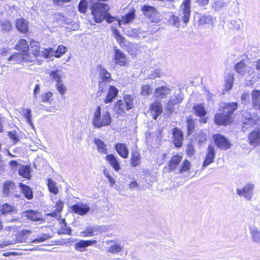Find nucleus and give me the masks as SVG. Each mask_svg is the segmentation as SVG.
I'll list each match as a JSON object with an SVG mask.
<instances>
[{
	"instance_id": "nucleus-1",
	"label": "nucleus",
	"mask_w": 260,
	"mask_h": 260,
	"mask_svg": "<svg viewBox=\"0 0 260 260\" xmlns=\"http://www.w3.org/2000/svg\"><path fill=\"white\" fill-rule=\"evenodd\" d=\"M109 9L107 4L100 3L94 4L91 8V12L95 22L101 23L105 19L108 23L112 22L115 18L107 13Z\"/></svg>"
},
{
	"instance_id": "nucleus-2",
	"label": "nucleus",
	"mask_w": 260,
	"mask_h": 260,
	"mask_svg": "<svg viewBox=\"0 0 260 260\" xmlns=\"http://www.w3.org/2000/svg\"><path fill=\"white\" fill-rule=\"evenodd\" d=\"M112 122L110 112L107 111H102L100 106H98L93 112L92 123L93 126L97 128L109 126Z\"/></svg>"
},
{
	"instance_id": "nucleus-3",
	"label": "nucleus",
	"mask_w": 260,
	"mask_h": 260,
	"mask_svg": "<svg viewBox=\"0 0 260 260\" xmlns=\"http://www.w3.org/2000/svg\"><path fill=\"white\" fill-rule=\"evenodd\" d=\"M111 82H99V91L101 93L105 92L108 91L106 97L104 100L106 104L110 103L114 100L118 94V90L114 86L110 85Z\"/></svg>"
},
{
	"instance_id": "nucleus-4",
	"label": "nucleus",
	"mask_w": 260,
	"mask_h": 260,
	"mask_svg": "<svg viewBox=\"0 0 260 260\" xmlns=\"http://www.w3.org/2000/svg\"><path fill=\"white\" fill-rule=\"evenodd\" d=\"M30 49L35 57L43 56L45 58H48L50 56V54L52 51V49L50 48L45 49L44 51H41L39 43L34 40L30 42Z\"/></svg>"
},
{
	"instance_id": "nucleus-5",
	"label": "nucleus",
	"mask_w": 260,
	"mask_h": 260,
	"mask_svg": "<svg viewBox=\"0 0 260 260\" xmlns=\"http://www.w3.org/2000/svg\"><path fill=\"white\" fill-rule=\"evenodd\" d=\"M183 99L182 95L178 91V93L175 92L174 94L170 96L166 104V109L170 113H172L175 110L174 106L180 104Z\"/></svg>"
},
{
	"instance_id": "nucleus-6",
	"label": "nucleus",
	"mask_w": 260,
	"mask_h": 260,
	"mask_svg": "<svg viewBox=\"0 0 260 260\" xmlns=\"http://www.w3.org/2000/svg\"><path fill=\"white\" fill-rule=\"evenodd\" d=\"M142 10L144 14L149 18L151 22L157 23L160 21L159 13L154 7L144 5L142 7Z\"/></svg>"
},
{
	"instance_id": "nucleus-7",
	"label": "nucleus",
	"mask_w": 260,
	"mask_h": 260,
	"mask_svg": "<svg viewBox=\"0 0 260 260\" xmlns=\"http://www.w3.org/2000/svg\"><path fill=\"white\" fill-rule=\"evenodd\" d=\"M190 1L183 0L179 10V15L183 22L185 24L189 22L190 16Z\"/></svg>"
},
{
	"instance_id": "nucleus-8",
	"label": "nucleus",
	"mask_w": 260,
	"mask_h": 260,
	"mask_svg": "<svg viewBox=\"0 0 260 260\" xmlns=\"http://www.w3.org/2000/svg\"><path fill=\"white\" fill-rule=\"evenodd\" d=\"M248 142L254 147L260 146V128H256L251 131L248 135Z\"/></svg>"
},
{
	"instance_id": "nucleus-9",
	"label": "nucleus",
	"mask_w": 260,
	"mask_h": 260,
	"mask_svg": "<svg viewBox=\"0 0 260 260\" xmlns=\"http://www.w3.org/2000/svg\"><path fill=\"white\" fill-rule=\"evenodd\" d=\"M8 61H12L14 63H20L22 61L32 62L33 60L29 54L16 53L10 56L8 58Z\"/></svg>"
},
{
	"instance_id": "nucleus-10",
	"label": "nucleus",
	"mask_w": 260,
	"mask_h": 260,
	"mask_svg": "<svg viewBox=\"0 0 260 260\" xmlns=\"http://www.w3.org/2000/svg\"><path fill=\"white\" fill-rule=\"evenodd\" d=\"M254 184L249 183L245 185L243 188L238 189L237 193L240 196H243L247 200H250L252 198Z\"/></svg>"
},
{
	"instance_id": "nucleus-11",
	"label": "nucleus",
	"mask_w": 260,
	"mask_h": 260,
	"mask_svg": "<svg viewBox=\"0 0 260 260\" xmlns=\"http://www.w3.org/2000/svg\"><path fill=\"white\" fill-rule=\"evenodd\" d=\"M71 209L74 213L82 216L86 215L90 208L86 204L81 203L73 205L71 207Z\"/></svg>"
},
{
	"instance_id": "nucleus-12",
	"label": "nucleus",
	"mask_w": 260,
	"mask_h": 260,
	"mask_svg": "<svg viewBox=\"0 0 260 260\" xmlns=\"http://www.w3.org/2000/svg\"><path fill=\"white\" fill-rule=\"evenodd\" d=\"M215 157V151L214 147L212 145H209L207 148V153L206 158L203 162L202 169H204L207 166L212 164Z\"/></svg>"
},
{
	"instance_id": "nucleus-13",
	"label": "nucleus",
	"mask_w": 260,
	"mask_h": 260,
	"mask_svg": "<svg viewBox=\"0 0 260 260\" xmlns=\"http://www.w3.org/2000/svg\"><path fill=\"white\" fill-rule=\"evenodd\" d=\"M171 89L167 86H161L156 88L154 91V96L158 100L165 99L171 93Z\"/></svg>"
},
{
	"instance_id": "nucleus-14",
	"label": "nucleus",
	"mask_w": 260,
	"mask_h": 260,
	"mask_svg": "<svg viewBox=\"0 0 260 260\" xmlns=\"http://www.w3.org/2000/svg\"><path fill=\"white\" fill-rule=\"evenodd\" d=\"M101 232V228L98 225H89L86 227L85 230L80 233L82 237H92L98 235Z\"/></svg>"
},
{
	"instance_id": "nucleus-15",
	"label": "nucleus",
	"mask_w": 260,
	"mask_h": 260,
	"mask_svg": "<svg viewBox=\"0 0 260 260\" xmlns=\"http://www.w3.org/2000/svg\"><path fill=\"white\" fill-rule=\"evenodd\" d=\"M97 243L95 240H81L75 245V249L80 252L85 251V248Z\"/></svg>"
},
{
	"instance_id": "nucleus-16",
	"label": "nucleus",
	"mask_w": 260,
	"mask_h": 260,
	"mask_svg": "<svg viewBox=\"0 0 260 260\" xmlns=\"http://www.w3.org/2000/svg\"><path fill=\"white\" fill-rule=\"evenodd\" d=\"M114 59L116 64L124 66L126 64L127 58L122 51L118 49H114Z\"/></svg>"
},
{
	"instance_id": "nucleus-17",
	"label": "nucleus",
	"mask_w": 260,
	"mask_h": 260,
	"mask_svg": "<svg viewBox=\"0 0 260 260\" xmlns=\"http://www.w3.org/2000/svg\"><path fill=\"white\" fill-rule=\"evenodd\" d=\"M213 138L218 147L224 150L228 149V140L224 136L217 134L214 135Z\"/></svg>"
},
{
	"instance_id": "nucleus-18",
	"label": "nucleus",
	"mask_w": 260,
	"mask_h": 260,
	"mask_svg": "<svg viewBox=\"0 0 260 260\" xmlns=\"http://www.w3.org/2000/svg\"><path fill=\"white\" fill-rule=\"evenodd\" d=\"M150 111L154 119H156L162 112L161 103L158 100L154 101L150 106Z\"/></svg>"
},
{
	"instance_id": "nucleus-19",
	"label": "nucleus",
	"mask_w": 260,
	"mask_h": 260,
	"mask_svg": "<svg viewBox=\"0 0 260 260\" xmlns=\"http://www.w3.org/2000/svg\"><path fill=\"white\" fill-rule=\"evenodd\" d=\"M114 148L121 157L123 158L128 157L129 151L125 144L117 143L115 145Z\"/></svg>"
},
{
	"instance_id": "nucleus-20",
	"label": "nucleus",
	"mask_w": 260,
	"mask_h": 260,
	"mask_svg": "<svg viewBox=\"0 0 260 260\" xmlns=\"http://www.w3.org/2000/svg\"><path fill=\"white\" fill-rule=\"evenodd\" d=\"M215 122L219 125H226L228 122V112L223 111L215 116Z\"/></svg>"
},
{
	"instance_id": "nucleus-21",
	"label": "nucleus",
	"mask_w": 260,
	"mask_h": 260,
	"mask_svg": "<svg viewBox=\"0 0 260 260\" xmlns=\"http://www.w3.org/2000/svg\"><path fill=\"white\" fill-rule=\"evenodd\" d=\"M173 142L177 147H180L182 144L183 134L181 131L177 128H175L173 132Z\"/></svg>"
},
{
	"instance_id": "nucleus-22",
	"label": "nucleus",
	"mask_w": 260,
	"mask_h": 260,
	"mask_svg": "<svg viewBox=\"0 0 260 260\" xmlns=\"http://www.w3.org/2000/svg\"><path fill=\"white\" fill-rule=\"evenodd\" d=\"M106 243L109 245L106 248V251L111 253H117L121 251L122 246L118 243H115L113 241H106Z\"/></svg>"
},
{
	"instance_id": "nucleus-23",
	"label": "nucleus",
	"mask_w": 260,
	"mask_h": 260,
	"mask_svg": "<svg viewBox=\"0 0 260 260\" xmlns=\"http://www.w3.org/2000/svg\"><path fill=\"white\" fill-rule=\"evenodd\" d=\"M15 49L21 52L23 54H29V47L26 41L21 39L18 41L15 46Z\"/></svg>"
},
{
	"instance_id": "nucleus-24",
	"label": "nucleus",
	"mask_w": 260,
	"mask_h": 260,
	"mask_svg": "<svg viewBox=\"0 0 260 260\" xmlns=\"http://www.w3.org/2000/svg\"><path fill=\"white\" fill-rule=\"evenodd\" d=\"M113 80L111 74L105 68L101 67L99 70V82H111Z\"/></svg>"
},
{
	"instance_id": "nucleus-25",
	"label": "nucleus",
	"mask_w": 260,
	"mask_h": 260,
	"mask_svg": "<svg viewBox=\"0 0 260 260\" xmlns=\"http://www.w3.org/2000/svg\"><path fill=\"white\" fill-rule=\"evenodd\" d=\"M16 26L17 30L22 33L28 30V22L23 18H19L16 20Z\"/></svg>"
},
{
	"instance_id": "nucleus-26",
	"label": "nucleus",
	"mask_w": 260,
	"mask_h": 260,
	"mask_svg": "<svg viewBox=\"0 0 260 260\" xmlns=\"http://www.w3.org/2000/svg\"><path fill=\"white\" fill-rule=\"evenodd\" d=\"M106 159L115 171H118L120 169L117 158L113 154L107 155Z\"/></svg>"
},
{
	"instance_id": "nucleus-27",
	"label": "nucleus",
	"mask_w": 260,
	"mask_h": 260,
	"mask_svg": "<svg viewBox=\"0 0 260 260\" xmlns=\"http://www.w3.org/2000/svg\"><path fill=\"white\" fill-rule=\"evenodd\" d=\"M19 186L22 193L27 199L30 200L33 198L32 191L28 186L20 183H19Z\"/></svg>"
},
{
	"instance_id": "nucleus-28",
	"label": "nucleus",
	"mask_w": 260,
	"mask_h": 260,
	"mask_svg": "<svg viewBox=\"0 0 260 260\" xmlns=\"http://www.w3.org/2000/svg\"><path fill=\"white\" fill-rule=\"evenodd\" d=\"M16 212V208L8 204H5L0 207V213L2 214H14Z\"/></svg>"
},
{
	"instance_id": "nucleus-29",
	"label": "nucleus",
	"mask_w": 260,
	"mask_h": 260,
	"mask_svg": "<svg viewBox=\"0 0 260 260\" xmlns=\"http://www.w3.org/2000/svg\"><path fill=\"white\" fill-rule=\"evenodd\" d=\"M16 188L15 185L12 182H7L4 184L3 187V193L4 194L9 196L13 193V191Z\"/></svg>"
},
{
	"instance_id": "nucleus-30",
	"label": "nucleus",
	"mask_w": 260,
	"mask_h": 260,
	"mask_svg": "<svg viewBox=\"0 0 260 260\" xmlns=\"http://www.w3.org/2000/svg\"><path fill=\"white\" fill-rule=\"evenodd\" d=\"M25 216L30 220L40 221L41 220L40 213L36 211L29 210L25 212Z\"/></svg>"
},
{
	"instance_id": "nucleus-31",
	"label": "nucleus",
	"mask_w": 260,
	"mask_h": 260,
	"mask_svg": "<svg viewBox=\"0 0 260 260\" xmlns=\"http://www.w3.org/2000/svg\"><path fill=\"white\" fill-rule=\"evenodd\" d=\"M30 167L29 166H20L18 170V174L26 179L30 178Z\"/></svg>"
},
{
	"instance_id": "nucleus-32",
	"label": "nucleus",
	"mask_w": 260,
	"mask_h": 260,
	"mask_svg": "<svg viewBox=\"0 0 260 260\" xmlns=\"http://www.w3.org/2000/svg\"><path fill=\"white\" fill-rule=\"evenodd\" d=\"M141 162V156L139 152L134 151L132 152L131 158V165L133 167L138 166Z\"/></svg>"
},
{
	"instance_id": "nucleus-33",
	"label": "nucleus",
	"mask_w": 260,
	"mask_h": 260,
	"mask_svg": "<svg viewBox=\"0 0 260 260\" xmlns=\"http://www.w3.org/2000/svg\"><path fill=\"white\" fill-rule=\"evenodd\" d=\"M182 160V156L180 155H174L172 157L171 160L170 161L169 168L171 171H173L176 169V167L180 164Z\"/></svg>"
},
{
	"instance_id": "nucleus-34",
	"label": "nucleus",
	"mask_w": 260,
	"mask_h": 260,
	"mask_svg": "<svg viewBox=\"0 0 260 260\" xmlns=\"http://www.w3.org/2000/svg\"><path fill=\"white\" fill-rule=\"evenodd\" d=\"M247 69V66L244 60H242L235 66V70L239 74L244 75Z\"/></svg>"
},
{
	"instance_id": "nucleus-35",
	"label": "nucleus",
	"mask_w": 260,
	"mask_h": 260,
	"mask_svg": "<svg viewBox=\"0 0 260 260\" xmlns=\"http://www.w3.org/2000/svg\"><path fill=\"white\" fill-rule=\"evenodd\" d=\"M94 142L96 145L97 149L100 153H107L106 145L103 141L98 138H95L94 140Z\"/></svg>"
},
{
	"instance_id": "nucleus-36",
	"label": "nucleus",
	"mask_w": 260,
	"mask_h": 260,
	"mask_svg": "<svg viewBox=\"0 0 260 260\" xmlns=\"http://www.w3.org/2000/svg\"><path fill=\"white\" fill-rule=\"evenodd\" d=\"M152 92V87L151 85L144 84L141 86L140 94L144 96L150 95Z\"/></svg>"
},
{
	"instance_id": "nucleus-37",
	"label": "nucleus",
	"mask_w": 260,
	"mask_h": 260,
	"mask_svg": "<svg viewBox=\"0 0 260 260\" xmlns=\"http://www.w3.org/2000/svg\"><path fill=\"white\" fill-rule=\"evenodd\" d=\"M52 53L50 55H53L54 54L56 57H60L63 54L66 52L67 51V48L63 45H59L55 51H54L52 49Z\"/></svg>"
},
{
	"instance_id": "nucleus-38",
	"label": "nucleus",
	"mask_w": 260,
	"mask_h": 260,
	"mask_svg": "<svg viewBox=\"0 0 260 260\" xmlns=\"http://www.w3.org/2000/svg\"><path fill=\"white\" fill-rule=\"evenodd\" d=\"M196 115L199 116H204L206 114V111L202 104H198L193 107Z\"/></svg>"
},
{
	"instance_id": "nucleus-39",
	"label": "nucleus",
	"mask_w": 260,
	"mask_h": 260,
	"mask_svg": "<svg viewBox=\"0 0 260 260\" xmlns=\"http://www.w3.org/2000/svg\"><path fill=\"white\" fill-rule=\"evenodd\" d=\"M50 76L52 79L55 80L56 83L62 82L61 78L62 76V72L60 70L52 71L50 73Z\"/></svg>"
},
{
	"instance_id": "nucleus-40",
	"label": "nucleus",
	"mask_w": 260,
	"mask_h": 260,
	"mask_svg": "<svg viewBox=\"0 0 260 260\" xmlns=\"http://www.w3.org/2000/svg\"><path fill=\"white\" fill-rule=\"evenodd\" d=\"M124 103L126 105V110L132 109L133 107V97L131 95H125L124 96Z\"/></svg>"
},
{
	"instance_id": "nucleus-41",
	"label": "nucleus",
	"mask_w": 260,
	"mask_h": 260,
	"mask_svg": "<svg viewBox=\"0 0 260 260\" xmlns=\"http://www.w3.org/2000/svg\"><path fill=\"white\" fill-rule=\"evenodd\" d=\"M48 187L50 192L56 194L58 192V189L57 187L56 186L55 182L51 179H48Z\"/></svg>"
},
{
	"instance_id": "nucleus-42",
	"label": "nucleus",
	"mask_w": 260,
	"mask_h": 260,
	"mask_svg": "<svg viewBox=\"0 0 260 260\" xmlns=\"http://www.w3.org/2000/svg\"><path fill=\"white\" fill-rule=\"evenodd\" d=\"M135 18V11L132 10L122 17V21L124 23L131 22Z\"/></svg>"
},
{
	"instance_id": "nucleus-43",
	"label": "nucleus",
	"mask_w": 260,
	"mask_h": 260,
	"mask_svg": "<svg viewBox=\"0 0 260 260\" xmlns=\"http://www.w3.org/2000/svg\"><path fill=\"white\" fill-rule=\"evenodd\" d=\"M23 115L26 119L28 123L31 126H33V123L31 120V110L29 109H25L23 110Z\"/></svg>"
},
{
	"instance_id": "nucleus-44",
	"label": "nucleus",
	"mask_w": 260,
	"mask_h": 260,
	"mask_svg": "<svg viewBox=\"0 0 260 260\" xmlns=\"http://www.w3.org/2000/svg\"><path fill=\"white\" fill-rule=\"evenodd\" d=\"M52 96L53 93L50 91L42 93L41 95V102L43 103H50L51 102V99L52 98Z\"/></svg>"
},
{
	"instance_id": "nucleus-45",
	"label": "nucleus",
	"mask_w": 260,
	"mask_h": 260,
	"mask_svg": "<svg viewBox=\"0 0 260 260\" xmlns=\"http://www.w3.org/2000/svg\"><path fill=\"white\" fill-rule=\"evenodd\" d=\"M63 21L64 24L69 25L66 26L69 29L75 30L78 27V25L69 18H64Z\"/></svg>"
},
{
	"instance_id": "nucleus-46",
	"label": "nucleus",
	"mask_w": 260,
	"mask_h": 260,
	"mask_svg": "<svg viewBox=\"0 0 260 260\" xmlns=\"http://www.w3.org/2000/svg\"><path fill=\"white\" fill-rule=\"evenodd\" d=\"M252 240L256 242H260V231L256 229H252L250 231Z\"/></svg>"
},
{
	"instance_id": "nucleus-47",
	"label": "nucleus",
	"mask_w": 260,
	"mask_h": 260,
	"mask_svg": "<svg viewBox=\"0 0 260 260\" xmlns=\"http://www.w3.org/2000/svg\"><path fill=\"white\" fill-rule=\"evenodd\" d=\"M170 22L176 27H179L180 26L179 18L178 17L171 13L169 19Z\"/></svg>"
},
{
	"instance_id": "nucleus-48",
	"label": "nucleus",
	"mask_w": 260,
	"mask_h": 260,
	"mask_svg": "<svg viewBox=\"0 0 260 260\" xmlns=\"http://www.w3.org/2000/svg\"><path fill=\"white\" fill-rule=\"evenodd\" d=\"M226 3L223 2L222 1H218L214 3L213 8L215 9V11H220L224 7H226Z\"/></svg>"
},
{
	"instance_id": "nucleus-49",
	"label": "nucleus",
	"mask_w": 260,
	"mask_h": 260,
	"mask_svg": "<svg viewBox=\"0 0 260 260\" xmlns=\"http://www.w3.org/2000/svg\"><path fill=\"white\" fill-rule=\"evenodd\" d=\"M87 8V3L86 0H81L78 5L79 11L82 13H85L86 11Z\"/></svg>"
},
{
	"instance_id": "nucleus-50",
	"label": "nucleus",
	"mask_w": 260,
	"mask_h": 260,
	"mask_svg": "<svg viewBox=\"0 0 260 260\" xmlns=\"http://www.w3.org/2000/svg\"><path fill=\"white\" fill-rule=\"evenodd\" d=\"M56 88L59 93L63 95L67 91L66 86L62 83V82H58L56 84Z\"/></svg>"
},
{
	"instance_id": "nucleus-51",
	"label": "nucleus",
	"mask_w": 260,
	"mask_h": 260,
	"mask_svg": "<svg viewBox=\"0 0 260 260\" xmlns=\"http://www.w3.org/2000/svg\"><path fill=\"white\" fill-rule=\"evenodd\" d=\"M115 108L118 110V112H120L119 110H121L122 112L124 111V109H126V105L125 103L121 101H118L115 104Z\"/></svg>"
},
{
	"instance_id": "nucleus-52",
	"label": "nucleus",
	"mask_w": 260,
	"mask_h": 260,
	"mask_svg": "<svg viewBox=\"0 0 260 260\" xmlns=\"http://www.w3.org/2000/svg\"><path fill=\"white\" fill-rule=\"evenodd\" d=\"M1 26L3 30L9 31L12 28V24L8 20H3L1 22Z\"/></svg>"
},
{
	"instance_id": "nucleus-53",
	"label": "nucleus",
	"mask_w": 260,
	"mask_h": 260,
	"mask_svg": "<svg viewBox=\"0 0 260 260\" xmlns=\"http://www.w3.org/2000/svg\"><path fill=\"white\" fill-rule=\"evenodd\" d=\"M8 135L14 144H16L19 140L17 133L15 131L9 132Z\"/></svg>"
},
{
	"instance_id": "nucleus-54",
	"label": "nucleus",
	"mask_w": 260,
	"mask_h": 260,
	"mask_svg": "<svg viewBox=\"0 0 260 260\" xmlns=\"http://www.w3.org/2000/svg\"><path fill=\"white\" fill-rule=\"evenodd\" d=\"M190 166V162L189 161L187 160H184L181 169L179 170L180 173H182L189 170Z\"/></svg>"
},
{
	"instance_id": "nucleus-55",
	"label": "nucleus",
	"mask_w": 260,
	"mask_h": 260,
	"mask_svg": "<svg viewBox=\"0 0 260 260\" xmlns=\"http://www.w3.org/2000/svg\"><path fill=\"white\" fill-rule=\"evenodd\" d=\"M187 124L188 133H191L193 131L194 127V120L191 117H189L187 119Z\"/></svg>"
},
{
	"instance_id": "nucleus-56",
	"label": "nucleus",
	"mask_w": 260,
	"mask_h": 260,
	"mask_svg": "<svg viewBox=\"0 0 260 260\" xmlns=\"http://www.w3.org/2000/svg\"><path fill=\"white\" fill-rule=\"evenodd\" d=\"M238 105L237 103H229V123L230 122V115L237 109Z\"/></svg>"
},
{
	"instance_id": "nucleus-57",
	"label": "nucleus",
	"mask_w": 260,
	"mask_h": 260,
	"mask_svg": "<svg viewBox=\"0 0 260 260\" xmlns=\"http://www.w3.org/2000/svg\"><path fill=\"white\" fill-rule=\"evenodd\" d=\"M161 72L159 69H157L152 71L148 75V78L150 79H153L157 77H160Z\"/></svg>"
},
{
	"instance_id": "nucleus-58",
	"label": "nucleus",
	"mask_w": 260,
	"mask_h": 260,
	"mask_svg": "<svg viewBox=\"0 0 260 260\" xmlns=\"http://www.w3.org/2000/svg\"><path fill=\"white\" fill-rule=\"evenodd\" d=\"M40 91V85L37 84L35 85V87L34 88V91H33V94H34V100L33 101V103L36 104L37 102L38 101V94L39 93Z\"/></svg>"
},
{
	"instance_id": "nucleus-59",
	"label": "nucleus",
	"mask_w": 260,
	"mask_h": 260,
	"mask_svg": "<svg viewBox=\"0 0 260 260\" xmlns=\"http://www.w3.org/2000/svg\"><path fill=\"white\" fill-rule=\"evenodd\" d=\"M50 238V236L47 234H43L41 237L32 240V243H39L45 241Z\"/></svg>"
},
{
	"instance_id": "nucleus-60",
	"label": "nucleus",
	"mask_w": 260,
	"mask_h": 260,
	"mask_svg": "<svg viewBox=\"0 0 260 260\" xmlns=\"http://www.w3.org/2000/svg\"><path fill=\"white\" fill-rule=\"evenodd\" d=\"M63 203L62 201H59L56 203L55 206V210L59 213H60L63 207Z\"/></svg>"
},
{
	"instance_id": "nucleus-61",
	"label": "nucleus",
	"mask_w": 260,
	"mask_h": 260,
	"mask_svg": "<svg viewBox=\"0 0 260 260\" xmlns=\"http://www.w3.org/2000/svg\"><path fill=\"white\" fill-rule=\"evenodd\" d=\"M186 152L189 156H192L194 153V149L191 145H188L186 148Z\"/></svg>"
},
{
	"instance_id": "nucleus-62",
	"label": "nucleus",
	"mask_w": 260,
	"mask_h": 260,
	"mask_svg": "<svg viewBox=\"0 0 260 260\" xmlns=\"http://www.w3.org/2000/svg\"><path fill=\"white\" fill-rule=\"evenodd\" d=\"M243 124L244 125H249L251 126H253L255 124V121L252 117H249L247 118L243 121Z\"/></svg>"
},
{
	"instance_id": "nucleus-63",
	"label": "nucleus",
	"mask_w": 260,
	"mask_h": 260,
	"mask_svg": "<svg viewBox=\"0 0 260 260\" xmlns=\"http://www.w3.org/2000/svg\"><path fill=\"white\" fill-rule=\"evenodd\" d=\"M203 20L205 23L213 24L214 22L213 18L211 16H204L203 18Z\"/></svg>"
},
{
	"instance_id": "nucleus-64",
	"label": "nucleus",
	"mask_w": 260,
	"mask_h": 260,
	"mask_svg": "<svg viewBox=\"0 0 260 260\" xmlns=\"http://www.w3.org/2000/svg\"><path fill=\"white\" fill-rule=\"evenodd\" d=\"M249 95L248 93H243L241 95V100L243 103H247L249 102Z\"/></svg>"
}]
</instances>
